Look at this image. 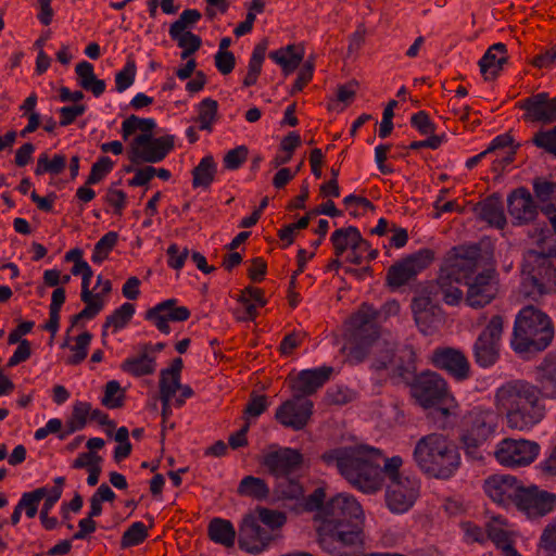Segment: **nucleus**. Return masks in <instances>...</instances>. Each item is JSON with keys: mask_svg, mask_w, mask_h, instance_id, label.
I'll return each instance as SVG.
<instances>
[{"mask_svg": "<svg viewBox=\"0 0 556 556\" xmlns=\"http://www.w3.org/2000/svg\"><path fill=\"white\" fill-rule=\"evenodd\" d=\"M536 371L538 386L525 379H514L495 390V408L511 430L533 429L545 417L543 399L556 400V355H547Z\"/></svg>", "mask_w": 556, "mask_h": 556, "instance_id": "nucleus-1", "label": "nucleus"}, {"mask_svg": "<svg viewBox=\"0 0 556 556\" xmlns=\"http://www.w3.org/2000/svg\"><path fill=\"white\" fill-rule=\"evenodd\" d=\"M363 509L353 495L340 493L317 514L321 548L332 556H352L363 543L359 522Z\"/></svg>", "mask_w": 556, "mask_h": 556, "instance_id": "nucleus-2", "label": "nucleus"}, {"mask_svg": "<svg viewBox=\"0 0 556 556\" xmlns=\"http://www.w3.org/2000/svg\"><path fill=\"white\" fill-rule=\"evenodd\" d=\"M320 458L363 493L374 494L382 489V452L379 448L367 444L344 445L326 451Z\"/></svg>", "mask_w": 556, "mask_h": 556, "instance_id": "nucleus-3", "label": "nucleus"}, {"mask_svg": "<svg viewBox=\"0 0 556 556\" xmlns=\"http://www.w3.org/2000/svg\"><path fill=\"white\" fill-rule=\"evenodd\" d=\"M532 238L536 248L523 254L519 294L538 301L544 294L556 292V268L549 260L556 256V239L547 228H541Z\"/></svg>", "mask_w": 556, "mask_h": 556, "instance_id": "nucleus-4", "label": "nucleus"}, {"mask_svg": "<svg viewBox=\"0 0 556 556\" xmlns=\"http://www.w3.org/2000/svg\"><path fill=\"white\" fill-rule=\"evenodd\" d=\"M413 458L422 472L435 479H450L460 466V453L455 442L438 432L416 442Z\"/></svg>", "mask_w": 556, "mask_h": 556, "instance_id": "nucleus-5", "label": "nucleus"}, {"mask_svg": "<svg viewBox=\"0 0 556 556\" xmlns=\"http://www.w3.org/2000/svg\"><path fill=\"white\" fill-rule=\"evenodd\" d=\"M401 306L396 300L387 301L379 311L372 305L363 304L352 316L353 327L352 345L349 348L346 358L352 365H357L367 357L372 344L379 339V328L376 321L382 317L387 319L396 316Z\"/></svg>", "mask_w": 556, "mask_h": 556, "instance_id": "nucleus-6", "label": "nucleus"}, {"mask_svg": "<svg viewBox=\"0 0 556 556\" xmlns=\"http://www.w3.org/2000/svg\"><path fill=\"white\" fill-rule=\"evenodd\" d=\"M554 338L551 318L541 309L528 305L519 311L514 324L511 348L516 353L544 351Z\"/></svg>", "mask_w": 556, "mask_h": 556, "instance_id": "nucleus-7", "label": "nucleus"}, {"mask_svg": "<svg viewBox=\"0 0 556 556\" xmlns=\"http://www.w3.org/2000/svg\"><path fill=\"white\" fill-rule=\"evenodd\" d=\"M376 348L371 368L376 371L389 370L393 376L409 382L415 378L417 370V355L409 344H395L379 341L372 344Z\"/></svg>", "mask_w": 556, "mask_h": 556, "instance_id": "nucleus-8", "label": "nucleus"}, {"mask_svg": "<svg viewBox=\"0 0 556 556\" xmlns=\"http://www.w3.org/2000/svg\"><path fill=\"white\" fill-rule=\"evenodd\" d=\"M498 415L490 407L475 406L463 418L460 442L473 459H481L479 447L495 434Z\"/></svg>", "mask_w": 556, "mask_h": 556, "instance_id": "nucleus-9", "label": "nucleus"}, {"mask_svg": "<svg viewBox=\"0 0 556 556\" xmlns=\"http://www.w3.org/2000/svg\"><path fill=\"white\" fill-rule=\"evenodd\" d=\"M413 380L410 392L420 406L430 408L444 405L439 407L443 416L455 415V400L448 392L446 381L439 374L425 371Z\"/></svg>", "mask_w": 556, "mask_h": 556, "instance_id": "nucleus-10", "label": "nucleus"}, {"mask_svg": "<svg viewBox=\"0 0 556 556\" xmlns=\"http://www.w3.org/2000/svg\"><path fill=\"white\" fill-rule=\"evenodd\" d=\"M504 318L493 315L472 344V357L481 368H490L500 359Z\"/></svg>", "mask_w": 556, "mask_h": 556, "instance_id": "nucleus-11", "label": "nucleus"}, {"mask_svg": "<svg viewBox=\"0 0 556 556\" xmlns=\"http://www.w3.org/2000/svg\"><path fill=\"white\" fill-rule=\"evenodd\" d=\"M174 148V136L153 137L152 134H140L129 143L128 159L132 164L159 163Z\"/></svg>", "mask_w": 556, "mask_h": 556, "instance_id": "nucleus-12", "label": "nucleus"}, {"mask_svg": "<svg viewBox=\"0 0 556 556\" xmlns=\"http://www.w3.org/2000/svg\"><path fill=\"white\" fill-rule=\"evenodd\" d=\"M541 446L527 439H503L494 452L496 460L507 468H520L531 465L539 456Z\"/></svg>", "mask_w": 556, "mask_h": 556, "instance_id": "nucleus-13", "label": "nucleus"}, {"mask_svg": "<svg viewBox=\"0 0 556 556\" xmlns=\"http://www.w3.org/2000/svg\"><path fill=\"white\" fill-rule=\"evenodd\" d=\"M434 260V252L420 249L401 262L392 265L387 271V283L390 288L399 289L414 279L418 273L427 268Z\"/></svg>", "mask_w": 556, "mask_h": 556, "instance_id": "nucleus-14", "label": "nucleus"}, {"mask_svg": "<svg viewBox=\"0 0 556 556\" xmlns=\"http://www.w3.org/2000/svg\"><path fill=\"white\" fill-rule=\"evenodd\" d=\"M529 519H540L556 510V493L543 490L535 484H522L516 506Z\"/></svg>", "mask_w": 556, "mask_h": 556, "instance_id": "nucleus-15", "label": "nucleus"}, {"mask_svg": "<svg viewBox=\"0 0 556 556\" xmlns=\"http://www.w3.org/2000/svg\"><path fill=\"white\" fill-rule=\"evenodd\" d=\"M465 303L472 308H482L489 305L500 290L498 275L495 269L488 268L467 280Z\"/></svg>", "mask_w": 556, "mask_h": 556, "instance_id": "nucleus-16", "label": "nucleus"}, {"mask_svg": "<svg viewBox=\"0 0 556 556\" xmlns=\"http://www.w3.org/2000/svg\"><path fill=\"white\" fill-rule=\"evenodd\" d=\"M420 492V481L416 477L405 476L388 484L386 502L388 508L395 514L408 511Z\"/></svg>", "mask_w": 556, "mask_h": 556, "instance_id": "nucleus-17", "label": "nucleus"}, {"mask_svg": "<svg viewBox=\"0 0 556 556\" xmlns=\"http://www.w3.org/2000/svg\"><path fill=\"white\" fill-rule=\"evenodd\" d=\"M522 483L511 475H492L483 482L485 495L496 505L516 506Z\"/></svg>", "mask_w": 556, "mask_h": 556, "instance_id": "nucleus-18", "label": "nucleus"}, {"mask_svg": "<svg viewBox=\"0 0 556 556\" xmlns=\"http://www.w3.org/2000/svg\"><path fill=\"white\" fill-rule=\"evenodd\" d=\"M190 309L187 306H179L177 299L164 300L144 314V319L151 323L161 333L169 334V323H181L190 318Z\"/></svg>", "mask_w": 556, "mask_h": 556, "instance_id": "nucleus-19", "label": "nucleus"}, {"mask_svg": "<svg viewBox=\"0 0 556 556\" xmlns=\"http://www.w3.org/2000/svg\"><path fill=\"white\" fill-rule=\"evenodd\" d=\"M303 463L302 454L291 447H278L263 455L261 465L277 479H285L296 471Z\"/></svg>", "mask_w": 556, "mask_h": 556, "instance_id": "nucleus-20", "label": "nucleus"}, {"mask_svg": "<svg viewBox=\"0 0 556 556\" xmlns=\"http://www.w3.org/2000/svg\"><path fill=\"white\" fill-rule=\"evenodd\" d=\"M275 539V533L256 519L254 515L243 518L239 531V547L251 554L263 552Z\"/></svg>", "mask_w": 556, "mask_h": 556, "instance_id": "nucleus-21", "label": "nucleus"}, {"mask_svg": "<svg viewBox=\"0 0 556 556\" xmlns=\"http://www.w3.org/2000/svg\"><path fill=\"white\" fill-rule=\"evenodd\" d=\"M313 406L314 404L311 400L293 395L292 399L286 401L277 408L275 418L283 427L299 431L308 424L313 414Z\"/></svg>", "mask_w": 556, "mask_h": 556, "instance_id": "nucleus-22", "label": "nucleus"}, {"mask_svg": "<svg viewBox=\"0 0 556 556\" xmlns=\"http://www.w3.org/2000/svg\"><path fill=\"white\" fill-rule=\"evenodd\" d=\"M434 367L445 370L456 381H465L470 377V363L460 350L453 348H438L431 354Z\"/></svg>", "mask_w": 556, "mask_h": 556, "instance_id": "nucleus-23", "label": "nucleus"}, {"mask_svg": "<svg viewBox=\"0 0 556 556\" xmlns=\"http://www.w3.org/2000/svg\"><path fill=\"white\" fill-rule=\"evenodd\" d=\"M507 212L513 225L522 226L535 220L539 206L531 192L525 187H519L507 197Z\"/></svg>", "mask_w": 556, "mask_h": 556, "instance_id": "nucleus-24", "label": "nucleus"}, {"mask_svg": "<svg viewBox=\"0 0 556 556\" xmlns=\"http://www.w3.org/2000/svg\"><path fill=\"white\" fill-rule=\"evenodd\" d=\"M454 253L450 254L444 265L441 267L442 273H446L453 276L455 282L460 285L463 281L466 283L470 280L477 269V257L479 250L477 248L471 249H454Z\"/></svg>", "mask_w": 556, "mask_h": 556, "instance_id": "nucleus-25", "label": "nucleus"}, {"mask_svg": "<svg viewBox=\"0 0 556 556\" xmlns=\"http://www.w3.org/2000/svg\"><path fill=\"white\" fill-rule=\"evenodd\" d=\"M332 372L331 366L301 370L291 380L290 388L293 395L301 396V399L313 395L330 379Z\"/></svg>", "mask_w": 556, "mask_h": 556, "instance_id": "nucleus-26", "label": "nucleus"}, {"mask_svg": "<svg viewBox=\"0 0 556 556\" xmlns=\"http://www.w3.org/2000/svg\"><path fill=\"white\" fill-rule=\"evenodd\" d=\"M415 323L424 334H431L442 321V311L429 296L419 295L412 301Z\"/></svg>", "mask_w": 556, "mask_h": 556, "instance_id": "nucleus-27", "label": "nucleus"}, {"mask_svg": "<svg viewBox=\"0 0 556 556\" xmlns=\"http://www.w3.org/2000/svg\"><path fill=\"white\" fill-rule=\"evenodd\" d=\"M521 109L526 111V118L532 122L543 124L556 122V97L549 98L546 92L526 99Z\"/></svg>", "mask_w": 556, "mask_h": 556, "instance_id": "nucleus-28", "label": "nucleus"}, {"mask_svg": "<svg viewBox=\"0 0 556 556\" xmlns=\"http://www.w3.org/2000/svg\"><path fill=\"white\" fill-rule=\"evenodd\" d=\"M150 350V346L139 344L136 353L122 362L121 369L137 378L153 375L156 370V357L151 355Z\"/></svg>", "mask_w": 556, "mask_h": 556, "instance_id": "nucleus-29", "label": "nucleus"}, {"mask_svg": "<svg viewBox=\"0 0 556 556\" xmlns=\"http://www.w3.org/2000/svg\"><path fill=\"white\" fill-rule=\"evenodd\" d=\"M330 241L337 257L342 256L348 250L363 249L364 245H368V241L362 237L359 230L354 226L334 230L331 233Z\"/></svg>", "mask_w": 556, "mask_h": 556, "instance_id": "nucleus-30", "label": "nucleus"}, {"mask_svg": "<svg viewBox=\"0 0 556 556\" xmlns=\"http://www.w3.org/2000/svg\"><path fill=\"white\" fill-rule=\"evenodd\" d=\"M533 191L542 205V212L549 218L556 233V182L541 178L533 180Z\"/></svg>", "mask_w": 556, "mask_h": 556, "instance_id": "nucleus-31", "label": "nucleus"}, {"mask_svg": "<svg viewBox=\"0 0 556 556\" xmlns=\"http://www.w3.org/2000/svg\"><path fill=\"white\" fill-rule=\"evenodd\" d=\"M476 212L478 217L490 226L503 229L507 224L503 204L498 197L492 195L478 203Z\"/></svg>", "mask_w": 556, "mask_h": 556, "instance_id": "nucleus-32", "label": "nucleus"}, {"mask_svg": "<svg viewBox=\"0 0 556 556\" xmlns=\"http://www.w3.org/2000/svg\"><path fill=\"white\" fill-rule=\"evenodd\" d=\"M507 49L502 42L491 46L479 61L481 73L486 76H495L507 60Z\"/></svg>", "mask_w": 556, "mask_h": 556, "instance_id": "nucleus-33", "label": "nucleus"}, {"mask_svg": "<svg viewBox=\"0 0 556 556\" xmlns=\"http://www.w3.org/2000/svg\"><path fill=\"white\" fill-rule=\"evenodd\" d=\"M207 534L211 541L225 547H231L236 541V530L233 525L223 518H213L207 527Z\"/></svg>", "mask_w": 556, "mask_h": 556, "instance_id": "nucleus-34", "label": "nucleus"}, {"mask_svg": "<svg viewBox=\"0 0 556 556\" xmlns=\"http://www.w3.org/2000/svg\"><path fill=\"white\" fill-rule=\"evenodd\" d=\"M269 58L281 66L285 75H290L300 65L303 52L295 48V46L289 45L286 48L271 51Z\"/></svg>", "mask_w": 556, "mask_h": 556, "instance_id": "nucleus-35", "label": "nucleus"}, {"mask_svg": "<svg viewBox=\"0 0 556 556\" xmlns=\"http://www.w3.org/2000/svg\"><path fill=\"white\" fill-rule=\"evenodd\" d=\"M216 174V163L212 155H205L192 170V187L208 188Z\"/></svg>", "mask_w": 556, "mask_h": 556, "instance_id": "nucleus-36", "label": "nucleus"}, {"mask_svg": "<svg viewBox=\"0 0 556 556\" xmlns=\"http://www.w3.org/2000/svg\"><path fill=\"white\" fill-rule=\"evenodd\" d=\"M501 517H494L492 521L486 523V535L488 540H491L503 554H506L515 547L509 533L503 529Z\"/></svg>", "mask_w": 556, "mask_h": 556, "instance_id": "nucleus-37", "label": "nucleus"}, {"mask_svg": "<svg viewBox=\"0 0 556 556\" xmlns=\"http://www.w3.org/2000/svg\"><path fill=\"white\" fill-rule=\"evenodd\" d=\"M438 287L440 293L442 294L443 301L447 305H458L463 300H465L463 291L455 282L453 276L446 273H442L441 270L438 277Z\"/></svg>", "mask_w": 556, "mask_h": 556, "instance_id": "nucleus-38", "label": "nucleus"}, {"mask_svg": "<svg viewBox=\"0 0 556 556\" xmlns=\"http://www.w3.org/2000/svg\"><path fill=\"white\" fill-rule=\"evenodd\" d=\"M238 494L255 500H265L269 495V488L263 479L247 476L238 485Z\"/></svg>", "mask_w": 556, "mask_h": 556, "instance_id": "nucleus-39", "label": "nucleus"}, {"mask_svg": "<svg viewBox=\"0 0 556 556\" xmlns=\"http://www.w3.org/2000/svg\"><path fill=\"white\" fill-rule=\"evenodd\" d=\"M239 301L244 305L247 317L254 319L257 314V307L266 304L264 291L260 288L247 287L242 290Z\"/></svg>", "mask_w": 556, "mask_h": 556, "instance_id": "nucleus-40", "label": "nucleus"}, {"mask_svg": "<svg viewBox=\"0 0 556 556\" xmlns=\"http://www.w3.org/2000/svg\"><path fill=\"white\" fill-rule=\"evenodd\" d=\"M218 103L212 98L203 99L198 105V123L201 130L212 131L216 122Z\"/></svg>", "mask_w": 556, "mask_h": 556, "instance_id": "nucleus-41", "label": "nucleus"}, {"mask_svg": "<svg viewBox=\"0 0 556 556\" xmlns=\"http://www.w3.org/2000/svg\"><path fill=\"white\" fill-rule=\"evenodd\" d=\"M66 167V157L63 154H54L50 160L47 153L38 156L35 174L41 176L45 174L59 175Z\"/></svg>", "mask_w": 556, "mask_h": 556, "instance_id": "nucleus-42", "label": "nucleus"}, {"mask_svg": "<svg viewBox=\"0 0 556 556\" xmlns=\"http://www.w3.org/2000/svg\"><path fill=\"white\" fill-rule=\"evenodd\" d=\"M135 306L131 303H124L106 317L103 328H113V331L123 329L132 318Z\"/></svg>", "mask_w": 556, "mask_h": 556, "instance_id": "nucleus-43", "label": "nucleus"}, {"mask_svg": "<svg viewBox=\"0 0 556 556\" xmlns=\"http://www.w3.org/2000/svg\"><path fill=\"white\" fill-rule=\"evenodd\" d=\"M170 38L177 42V46L182 49L180 53V58L182 60H189L190 56L195 53L202 45V39L200 36L187 31L186 34H174Z\"/></svg>", "mask_w": 556, "mask_h": 556, "instance_id": "nucleus-44", "label": "nucleus"}, {"mask_svg": "<svg viewBox=\"0 0 556 556\" xmlns=\"http://www.w3.org/2000/svg\"><path fill=\"white\" fill-rule=\"evenodd\" d=\"M148 529L141 521L131 523L123 533L121 547L128 548L141 544L148 538Z\"/></svg>", "mask_w": 556, "mask_h": 556, "instance_id": "nucleus-45", "label": "nucleus"}, {"mask_svg": "<svg viewBox=\"0 0 556 556\" xmlns=\"http://www.w3.org/2000/svg\"><path fill=\"white\" fill-rule=\"evenodd\" d=\"M47 495V488H38L31 492L22 494L18 501V508L25 510L28 518H34L37 515L40 501Z\"/></svg>", "mask_w": 556, "mask_h": 556, "instance_id": "nucleus-46", "label": "nucleus"}, {"mask_svg": "<svg viewBox=\"0 0 556 556\" xmlns=\"http://www.w3.org/2000/svg\"><path fill=\"white\" fill-rule=\"evenodd\" d=\"M256 519L266 528L275 533L276 530L280 529L287 521L286 514L275 509L266 507L256 508Z\"/></svg>", "mask_w": 556, "mask_h": 556, "instance_id": "nucleus-47", "label": "nucleus"}, {"mask_svg": "<svg viewBox=\"0 0 556 556\" xmlns=\"http://www.w3.org/2000/svg\"><path fill=\"white\" fill-rule=\"evenodd\" d=\"M118 236L114 231L106 232L94 245L91 261L101 264L117 243Z\"/></svg>", "mask_w": 556, "mask_h": 556, "instance_id": "nucleus-48", "label": "nucleus"}, {"mask_svg": "<svg viewBox=\"0 0 556 556\" xmlns=\"http://www.w3.org/2000/svg\"><path fill=\"white\" fill-rule=\"evenodd\" d=\"M91 339L92 334L88 331L83 332L76 338L75 345L71 346L73 354L66 359L67 365H78L87 357Z\"/></svg>", "mask_w": 556, "mask_h": 556, "instance_id": "nucleus-49", "label": "nucleus"}, {"mask_svg": "<svg viewBox=\"0 0 556 556\" xmlns=\"http://www.w3.org/2000/svg\"><path fill=\"white\" fill-rule=\"evenodd\" d=\"M201 13L197 9H186L180 14L179 18L175 21L169 27V36L174 34H186L189 26L194 25L201 18Z\"/></svg>", "mask_w": 556, "mask_h": 556, "instance_id": "nucleus-50", "label": "nucleus"}, {"mask_svg": "<svg viewBox=\"0 0 556 556\" xmlns=\"http://www.w3.org/2000/svg\"><path fill=\"white\" fill-rule=\"evenodd\" d=\"M124 394L122 392L119 382L111 380L105 384L104 395L101 400L102 405L108 408L114 409L123 406Z\"/></svg>", "mask_w": 556, "mask_h": 556, "instance_id": "nucleus-51", "label": "nucleus"}, {"mask_svg": "<svg viewBox=\"0 0 556 556\" xmlns=\"http://www.w3.org/2000/svg\"><path fill=\"white\" fill-rule=\"evenodd\" d=\"M539 546L546 556H556V516L544 528Z\"/></svg>", "mask_w": 556, "mask_h": 556, "instance_id": "nucleus-52", "label": "nucleus"}, {"mask_svg": "<svg viewBox=\"0 0 556 556\" xmlns=\"http://www.w3.org/2000/svg\"><path fill=\"white\" fill-rule=\"evenodd\" d=\"M460 529L464 534V542L466 544L478 543L484 545L488 542L486 529L483 530L480 526L472 521H463Z\"/></svg>", "mask_w": 556, "mask_h": 556, "instance_id": "nucleus-53", "label": "nucleus"}, {"mask_svg": "<svg viewBox=\"0 0 556 556\" xmlns=\"http://www.w3.org/2000/svg\"><path fill=\"white\" fill-rule=\"evenodd\" d=\"M114 162L109 156H100L91 166L86 185L100 182L112 169Z\"/></svg>", "mask_w": 556, "mask_h": 556, "instance_id": "nucleus-54", "label": "nucleus"}, {"mask_svg": "<svg viewBox=\"0 0 556 556\" xmlns=\"http://www.w3.org/2000/svg\"><path fill=\"white\" fill-rule=\"evenodd\" d=\"M86 306L83 311L72 317V326L76 325L81 319L94 318L104 307V300L100 295H96L87 301H83Z\"/></svg>", "mask_w": 556, "mask_h": 556, "instance_id": "nucleus-55", "label": "nucleus"}, {"mask_svg": "<svg viewBox=\"0 0 556 556\" xmlns=\"http://www.w3.org/2000/svg\"><path fill=\"white\" fill-rule=\"evenodd\" d=\"M136 64L134 61H127L123 70L115 75V88L117 92H124L135 81L136 77Z\"/></svg>", "mask_w": 556, "mask_h": 556, "instance_id": "nucleus-56", "label": "nucleus"}, {"mask_svg": "<svg viewBox=\"0 0 556 556\" xmlns=\"http://www.w3.org/2000/svg\"><path fill=\"white\" fill-rule=\"evenodd\" d=\"M277 494L287 500H299L303 497V488L296 480H289L287 478L279 481L276 485Z\"/></svg>", "mask_w": 556, "mask_h": 556, "instance_id": "nucleus-57", "label": "nucleus"}, {"mask_svg": "<svg viewBox=\"0 0 556 556\" xmlns=\"http://www.w3.org/2000/svg\"><path fill=\"white\" fill-rule=\"evenodd\" d=\"M180 387V376L161 370L160 397L173 399Z\"/></svg>", "mask_w": 556, "mask_h": 556, "instance_id": "nucleus-58", "label": "nucleus"}, {"mask_svg": "<svg viewBox=\"0 0 556 556\" xmlns=\"http://www.w3.org/2000/svg\"><path fill=\"white\" fill-rule=\"evenodd\" d=\"M532 142L540 149L556 156V126L549 130L538 131Z\"/></svg>", "mask_w": 556, "mask_h": 556, "instance_id": "nucleus-59", "label": "nucleus"}, {"mask_svg": "<svg viewBox=\"0 0 556 556\" xmlns=\"http://www.w3.org/2000/svg\"><path fill=\"white\" fill-rule=\"evenodd\" d=\"M105 202L113 207L114 214L121 216L127 204V194L114 186H110L106 190Z\"/></svg>", "mask_w": 556, "mask_h": 556, "instance_id": "nucleus-60", "label": "nucleus"}, {"mask_svg": "<svg viewBox=\"0 0 556 556\" xmlns=\"http://www.w3.org/2000/svg\"><path fill=\"white\" fill-rule=\"evenodd\" d=\"M248 148L239 146L226 153L224 156V166L227 169H238L248 159Z\"/></svg>", "mask_w": 556, "mask_h": 556, "instance_id": "nucleus-61", "label": "nucleus"}, {"mask_svg": "<svg viewBox=\"0 0 556 556\" xmlns=\"http://www.w3.org/2000/svg\"><path fill=\"white\" fill-rule=\"evenodd\" d=\"M268 400L266 395L252 393L245 406L244 414L248 418H257L268 408Z\"/></svg>", "mask_w": 556, "mask_h": 556, "instance_id": "nucleus-62", "label": "nucleus"}, {"mask_svg": "<svg viewBox=\"0 0 556 556\" xmlns=\"http://www.w3.org/2000/svg\"><path fill=\"white\" fill-rule=\"evenodd\" d=\"M267 46H268L267 41L262 40L254 47L252 55L249 61L248 72L254 73L257 75L261 74L262 65L265 60V55H266V51H267Z\"/></svg>", "mask_w": 556, "mask_h": 556, "instance_id": "nucleus-63", "label": "nucleus"}, {"mask_svg": "<svg viewBox=\"0 0 556 556\" xmlns=\"http://www.w3.org/2000/svg\"><path fill=\"white\" fill-rule=\"evenodd\" d=\"M410 125L421 135L428 136L435 131V125L431 122L429 115L425 111H419L412 115Z\"/></svg>", "mask_w": 556, "mask_h": 556, "instance_id": "nucleus-64", "label": "nucleus"}]
</instances>
